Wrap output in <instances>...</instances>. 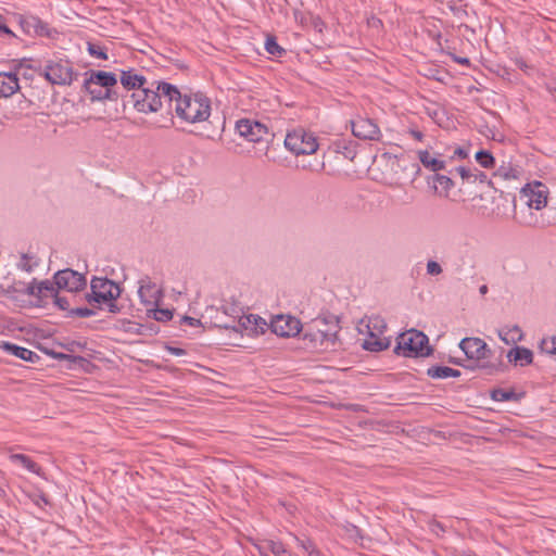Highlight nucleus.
I'll list each match as a JSON object with an SVG mask.
<instances>
[{
    "label": "nucleus",
    "instance_id": "nucleus-1",
    "mask_svg": "<svg viewBox=\"0 0 556 556\" xmlns=\"http://www.w3.org/2000/svg\"><path fill=\"white\" fill-rule=\"evenodd\" d=\"M175 94H178L175 85L163 80H149L139 91L123 93L122 105L124 110L131 108L138 113H156L162 109L163 100L172 106Z\"/></svg>",
    "mask_w": 556,
    "mask_h": 556
},
{
    "label": "nucleus",
    "instance_id": "nucleus-2",
    "mask_svg": "<svg viewBox=\"0 0 556 556\" xmlns=\"http://www.w3.org/2000/svg\"><path fill=\"white\" fill-rule=\"evenodd\" d=\"M547 187L540 182L534 181L533 184H527L520 189L519 200L523 201L526 206L528 207L527 212L523 210L518 211L516 204V197L513 194V203H514V214L513 218L516 223L525 227H533V228H545L548 226V223L545 222L542 216H538L532 213L530 210L534 208L536 211L542 210L547 204Z\"/></svg>",
    "mask_w": 556,
    "mask_h": 556
},
{
    "label": "nucleus",
    "instance_id": "nucleus-3",
    "mask_svg": "<svg viewBox=\"0 0 556 556\" xmlns=\"http://www.w3.org/2000/svg\"><path fill=\"white\" fill-rule=\"evenodd\" d=\"M340 329V320L337 316H318L302 326L303 339L308 341L313 349L327 350L337 344Z\"/></svg>",
    "mask_w": 556,
    "mask_h": 556
},
{
    "label": "nucleus",
    "instance_id": "nucleus-4",
    "mask_svg": "<svg viewBox=\"0 0 556 556\" xmlns=\"http://www.w3.org/2000/svg\"><path fill=\"white\" fill-rule=\"evenodd\" d=\"M174 112L178 118L189 124L207 121L211 115V99L203 92L178 94L173 97Z\"/></svg>",
    "mask_w": 556,
    "mask_h": 556
},
{
    "label": "nucleus",
    "instance_id": "nucleus-5",
    "mask_svg": "<svg viewBox=\"0 0 556 556\" xmlns=\"http://www.w3.org/2000/svg\"><path fill=\"white\" fill-rule=\"evenodd\" d=\"M90 290L86 294V300L91 306L97 309H106L112 314L121 312L117 299L121 296L122 289L118 283L106 277H93Z\"/></svg>",
    "mask_w": 556,
    "mask_h": 556
},
{
    "label": "nucleus",
    "instance_id": "nucleus-6",
    "mask_svg": "<svg viewBox=\"0 0 556 556\" xmlns=\"http://www.w3.org/2000/svg\"><path fill=\"white\" fill-rule=\"evenodd\" d=\"M459 348L468 359L481 362L477 367L483 369L486 375L504 372L507 368L501 357L496 362L488 361L493 351L480 338H464L459 342Z\"/></svg>",
    "mask_w": 556,
    "mask_h": 556
},
{
    "label": "nucleus",
    "instance_id": "nucleus-7",
    "mask_svg": "<svg viewBox=\"0 0 556 556\" xmlns=\"http://www.w3.org/2000/svg\"><path fill=\"white\" fill-rule=\"evenodd\" d=\"M394 353L404 357H427L433 353V349L422 331L412 328L396 338Z\"/></svg>",
    "mask_w": 556,
    "mask_h": 556
},
{
    "label": "nucleus",
    "instance_id": "nucleus-8",
    "mask_svg": "<svg viewBox=\"0 0 556 556\" xmlns=\"http://www.w3.org/2000/svg\"><path fill=\"white\" fill-rule=\"evenodd\" d=\"M35 70L52 85L70 86L79 76L68 59L58 55L47 60L43 66Z\"/></svg>",
    "mask_w": 556,
    "mask_h": 556
},
{
    "label": "nucleus",
    "instance_id": "nucleus-9",
    "mask_svg": "<svg viewBox=\"0 0 556 556\" xmlns=\"http://www.w3.org/2000/svg\"><path fill=\"white\" fill-rule=\"evenodd\" d=\"M13 18L28 37L54 38L58 34L55 28L51 27L49 23L31 13H14Z\"/></svg>",
    "mask_w": 556,
    "mask_h": 556
},
{
    "label": "nucleus",
    "instance_id": "nucleus-10",
    "mask_svg": "<svg viewBox=\"0 0 556 556\" xmlns=\"http://www.w3.org/2000/svg\"><path fill=\"white\" fill-rule=\"evenodd\" d=\"M285 147L295 155L313 154L318 149L317 138L304 128L289 131L285 138Z\"/></svg>",
    "mask_w": 556,
    "mask_h": 556
},
{
    "label": "nucleus",
    "instance_id": "nucleus-11",
    "mask_svg": "<svg viewBox=\"0 0 556 556\" xmlns=\"http://www.w3.org/2000/svg\"><path fill=\"white\" fill-rule=\"evenodd\" d=\"M53 279L59 290H66L68 292H79L87 286L86 276L72 268L58 270Z\"/></svg>",
    "mask_w": 556,
    "mask_h": 556
},
{
    "label": "nucleus",
    "instance_id": "nucleus-12",
    "mask_svg": "<svg viewBox=\"0 0 556 556\" xmlns=\"http://www.w3.org/2000/svg\"><path fill=\"white\" fill-rule=\"evenodd\" d=\"M236 130L251 142L268 141V128L258 121L241 118L236 123Z\"/></svg>",
    "mask_w": 556,
    "mask_h": 556
},
{
    "label": "nucleus",
    "instance_id": "nucleus-13",
    "mask_svg": "<svg viewBox=\"0 0 556 556\" xmlns=\"http://www.w3.org/2000/svg\"><path fill=\"white\" fill-rule=\"evenodd\" d=\"M269 328L278 337L290 338L298 336L302 331V324L293 316L277 315L271 319Z\"/></svg>",
    "mask_w": 556,
    "mask_h": 556
},
{
    "label": "nucleus",
    "instance_id": "nucleus-14",
    "mask_svg": "<svg viewBox=\"0 0 556 556\" xmlns=\"http://www.w3.org/2000/svg\"><path fill=\"white\" fill-rule=\"evenodd\" d=\"M352 134L362 140L379 141L381 131L379 126L370 118L358 117L351 121Z\"/></svg>",
    "mask_w": 556,
    "mask_h": 556
},
{
    "label": "nucleus",
    "instance_id": "nucleus-15",
    "mask_svg": "<svg viewBox=\"0 0 556 556\" xmlns=\"http://www.w3.org/2000/svg\"><path fill=\"white\" fill-rule=\"evenodd\" d=\"M220 327L236 331L243 329L249 333L263 334L269 328V325L260 316L249 315L240 317L238 321L233 320L232 324L220 325Z\"/></svg>",
    "mask_w": 556,
    "mask_h": 556
},
{
    "label": "nucleus",
    "instance_id": "nucleus-16",
    "mask_svg": "<svg viewBox=\"0 0 556 556\" xmlns=\"http://www.w3.org/2000/svg\"><path fill=\"white\" fill-rule=\"evenodd\" d=\"M149 79L137 68L129 67L119 72V83L125 93L137 92L144 87Z\"/></svg>",
    "mask_w": 556,
    "mask_h": 556
},
{
    "label": "nucleus",
    "instance_id": "nucleus-17",
    "mask_svg": "<svg viewBox=\"0 0 556 556\" xmlns=\"http://www.w3.org/2000/svg\"><path fill=\"white\" fill-rule=\"evenodd\" d=\"M85 75H88V77L85 79L89 81L90 86L98 85L104 89L118 90V78L115 73L91 70Z\"/></svg>",
    "mask_w": 556,
    "mask_h": 556
},
{
    "label": "nucleus",
    "instance_id": "nucleus-18",
    "mask_svg": "<svg viewBox=\"0 0 556 556\" xmlns=\"http://www.w3.org/2000/svg\"><path fill=\"white\" fill-rule=\"evenodd\" d=\"M83 89L90 96V100L94 101H113L122 100V94L118 90L104 89L98 85L90 86L88 80H84Z\"/></svg>",
    "mask_w": 556,
    "mask_h": 556
},
{
    "label": "nucleus",
    "instance_id": "nucleus-19",
    "mask_svg": "<svg viewBox=\"0 0 556 556\" xmlns=\"http://www.w3.org/2000/svg\"><path fill=\"white\" fill-rule=\"evenodd\" d=\"M22 66L20 63L14 72H0V97H11L20 89L17 74Z\"/></svg>",
    "mask_w": 556,
    "mask_h": 556
},
{
    "label": "nucleus",
    "instance_id": "nucleus-20",
    "mask_svg": "<svg viewBox=\"0 0 556 556\" xmlns=\"http://www.w3.org/2000/svg\"><path fill=\"white\" fill-rule=\"evenodd\" d=\"M0 348L2 351L7 352L8 354L14 355L23 361H26V362H29L33 364L38 363L40 359V356L37 353H35L26 348L20 346L15 343L2 341L0 343Z\"/></svg>",
    "mask_w": 556,
    "mask_h": 556
},
{
    "label": "nucleus",
    "instance_id": "nucleus-21",
    "mask_svg": "<svg viewBox=\"0 0 556 556\" xmlns=\"http://www.w3.org/2000/svg\"><path fill=\"white\" fill-rule=\"evenodd\" d=\"M522 175V168L517 165H513L511 163L503 162L502 165L497 167L494 172L493 177L496 180L509 181V180H519Z\"/></svg>",
    "mask_w": 556,
    "mask_h": 556
},
{
    "label": "nucleus",
    "instance_id": "nucleus-22",
    "mask_svg": "<svg viewBox=\"0 0 556 556\" xmlns=\"http://www.w3.org/2000/svg\"><path fill=\"white\" fill-rule=\"evenodd\" d=\"M507 358L509 363L523 367L533 362V353L528 348L516 345L508 351Z\"/></svg>",
    "mask_w": 556,
    "mask_h": 556
},
{
    "label": "nucleus",
    "instance_id": "nucleus-23",
    "mask_svg": "<svg viewBox=\"0 0 556 556\" xmlns=\"http://www.w3.org/2000/svg\"><path fill=\"white\" fill-rule=\"evenodd\" d=\"M260 553L264 556H267V553L270 552L275 556H293V554L286 548L282 542L268 540L265 541L260 547Z\"/></svg>",
    "mask_w": 556,
    "mask_h": 556
},
{
    "label": "nucleus",
    "instance_id": "nucleus-24",
    "mask_svg": "<svg viewBox=\"0 0 556 556\" xmlns=\"http://www.w3.org/2000/svg\"><path fill=\"white\" fill-rule=\"evenodd\" d=\"M427 375L433 379L458 378L460 371L447 366H431L427 369Z\"/></svg>",
    "mask_w": 556,
    "mask_h": 556
},
{
    "label": "nucleus",
    "instance_id": "nucleus-25",
    "mask_svg": "<svg viewBox=\"0 0 556 556\" xmlns=\"http://www.w3.org/2000/svg\"><path fill=\"white\" fill-rule=\"evenodd\" d=\"M334 151L345 159L353 161L357 154L356 143L345 139H338L333 142Z\"/></svg>",
    "mask_w": 556,
    "mask_h": 556
},
{
    "label": "nucleus",
    "instance_id": "nucleus-26",
    "mask_svg": "<svg viewBox=\"0 0 556 556\" xmlns=\"http://www.w3.org/2000/svg\"><path fill=\"white\" fill-rule=\"evenodd\" d=\"M418 157L420 163L428 169L438 173L441 169H444L445 162L442 160H439L437 157H433L427 150L419 151Z\"/></svg>",
    "mask_w": 556,
    "mask_h": 556
},
{
    "label": "nucleus",
    "instance_id": "nucleus-27",
    "mask_svg": "<svg viewBox=\"0 0 556 556\" xmlns=\"http://www.w3.org/2000/svg\"><path fill=\"white\" fill-rule=\"evenodd\" d=\"M390 341L388 339H380L376 337L372 332L369 333V337L364 340L362 346L366 351L370 352H380L384 351L389 348Z\"/></svg>",
    "mask_w": 556,
    "mask_h": 556
},
{
    "label": "nucleus",
    "instance_id": "nucleus-28",
    "mask_svg": "<svg viewBox=\"0 0 556 556\" xmlns=\"http://www.w3.org/2000/svg\"><path fill=\"white\" fill-rule=\"evenodd\" d=\"M523 396V393H516L513 389L505 390L496 388L491 391V399L496 402H518Z\"/></svg>",
    "mask_w": 556,
    "mask_h": 556
},
{
    "label": "nucleus",
    "instance_id": "nucleus-29",
    "mask_svg": "<svg viewBox=\"0 0 556 556\" xmlns=\"http://www.w3.org/2000/svg\"><path fill=\"white\" fill-rule=\"evenodd\" d=\"M10 460L15 464H20L25 469H27L29 472L33 473H40L41 467L34 462L29 456L25 454H11Z\"/></svg>",
    "mask_w": 556,
    "mask_h": 556
},
{
    "label": "nucleus",
    "instance_id": "nucleus-30",
    "mask_svg": "<svg viewBox=\"0 0 556 556\" xmlns=\"http://www.w3.org/2000/svg\"><path fill=\"white\" fill-rule=\"evenodd\" d=\"M498 337L502 341H504L506 344L517 343L522 340L523 333L519 326L515 325L511 328L507 330H500Z\"/></svg>",
    "mask_w": 556,
    "mask_h": 556
},
{
    "label": "nucleus",
    "instance_id": "nucleus-31",
    "mask_svg": "<svg viewBox=\"0 0 556 556\" xmlns=\"http://www.w3.org/2000/svg\"><path fill=\"white\" fill-rule=\"evenodd\" d=\"M40 350L45 354L51 356L52 358H55L58 361H66L70 364H81L83 362H86V358L80 355H71V354H65V353H61V352H55L48 348H40Z\"/></svg>",
    "mask_w": 556,
    "mask_h": 556
},
{
    "label": "nucleus",
    "instance_id": "nucleus-32",
    "mask_svg": "<svg viewBox=\"0 0 556 556\" xmlns=\"http://www.w3.org/2000/svg\"><path fill=\"white\" fill-rule=\"evenodd\" d=\"M433 180L435 184L439 185V187L434 185V189L435 191L439 192L440 195L446 197L448 191L454 187V181L448 176L445 175L435 173L433 176Z\"/></svg>",
    "mask_w": 556,
    "mask_h": 556
},
{
    "label": "nucleus",
    "instance_id": "nucleus-33",
    "mask_svg": "<svg viewBox=\"0 0 556 556\" xmlns=\"http://www.w3.org/2000/svg\"><path fill=\"white\" fill-rule=\"evenodd\" d=\"M59 291L55 280L52 281L49 279H45L41 281H38L37 283V293H39V296H42V305L45 304L43 299L47 296L52 298L53 293H56Z\"/></svg>",
    "mask_w": 556,
    "mask_h": 556
},
{
    "label": "nucleus",
    "instance_id": "nucleus-34",
    "mask_svg": "<svg viewBox=\"0 0 556 556\" xmlns=\"http://www.w3.org/2000/svg\"><path fill=\"white\" fill-rule=\"evenodd\" d=\"M486 184L491 187L495 192L504 193V190L497 186L495 180L489 179L488 175L484 172L479 170L478 168H473L471 182Z\"/></svg>",
    "mask_w": 556,
    "mask_h": 556
},
{
    "label": "nucleus",
    "instance_id": "nucleus-35",
    "mask_svg": "<svg viewBox=\"0 0 556 556\" xmlns=\"http://www.w3.org/2000/svg\"><path fill=\"white\" fill-rule=\"evenodd\" d=\"M475 159L483 168H493L495 166V159L488 150H479L476 153Z\"/></svg>",
    "mask_w": 556,
    "mask_h": 556
},
{
    "label": "nucleus",
    "instance_id": "nucleus-36",
    "mask_svg": "<svg viewBox=\"0 0 556 556\" xmlns=\"http://www.w3.org/2000/svg\"><path fill=\"white\" fill-rule=\"evenodd\" d=\"M37 279L34 278L31 282H29L28 285L25 286L24 289H18V288H15V287H12L14 291L16 292H24L26 293L27 295L29 296H34L37 301V305L38 306H42V296H39V293H37Z\"/></svg>",
    "mask_w": 556,
    "mask_h": 556
},
{
    "label": "nucleus",
    "instance_id": "nucleus-37",
    "mask_svg": "<svg viewBox=\"0 0 556 556\" xmlns=\"http://www.w3.org/2000/svg\"><path fill=\"white\" fill-rule=\"evenodd\" d=\"M299 546H301L308 556H321L320 551L316 547L315 543L308 538H295Z\"/></svg>",
    "mask_w": 556,
    "mask_h": 556
},
{
    "label": "nucleus",
    "instance_id": "nucleus-38",
    "mask_svg": "<svg viewBox=\"0 0 556 556\" xmlns=\"http://www.w3.org/2000/svg\"><path fill=\"white\" fill-rule=\"evenodd\" d=\"M265 49L269 54L277 56H281L285 53V49L278 45L276 37L274 36H268L266 38Z\"/></svg>",
    "mask_w": 556,
    "mask_h": 556
},
{
    "label": "nucleus",
    "instance_id": "nucleus-39",
    "mask_svg": "<svg viewBox=\"0 0 556 556\" xmlns=\"http://www.w3.org/2000/svg\"><path fill=\"white\" fill-rule=\"evenodd\" d=\"M97 313V308L92 307H76L68 311V314H66L67 317H80V318H87L94 316Z\"/></svg>",
    "mask_w": 556,
    "mask_h": 556
},
{
    "label": "nucleus",
    "instance_id": "nucleus-40",
    "mask_svg": "<svg viewBox=\"0 0 556 556\" xmlns=\"http://www.w3.org/2000/svg\"><path fill=\"white\" fill-rule=\"evenodd\" d=\"M88 52L93 58H98L101 60H108V54H106L105 48L98 43L88 42Z\"/></svg>",
    "mask_w": 556,
    "mask_h": 556
},
{
    "label": "nucleus",
    "instance_id": "nucleus-41",
    "mask_svg": "<svg viewBox=\"0 0 556 556\" xmlns=\"http://www.w3.org/2000/svg\"><path fill=\"white\" fill-rule=\"evenodd\" d=\"M0 38L12 39L16 38L14 31L9 27L4 15L0 14Z\"/></svg>",
    "mask_w": 556,
    "mask_h": 556
},
{
    "label": "nucleus",
    "instance_id": "nucleus-42",
    "mask_svg": "<svg viewBox=\"0 0 556 556\" xmlns=\"http://www.w3.org/2000/svg\"><path fill=\"white\" fill-rule=\"evenodd\" d=\"M153 318L157 321H168L173 318V311L168 308H157L153 311Z\"/></svg>",
    "mask_w": 556,
    "mask_h": 556
},
{
    "label": "nucleus",
    "instance_id": "nucleus-43",
    "mask_svg": "<svg viewBox=\"0 0 556 556\" xmlns=\"http://www.w3.org/2000/svg\"><path fill=\"white\" fill-rule=\"evenodd\" d=\"M53 302L58 306L59 309L65 311L68 313L72 308H70V302L67 298L59 295V291L56 293H53Z\"/></svg>",
    "mask_w": 556,
    "mask_h": 556
},
{
    "label": "nucleus",
    "instance_id": "nucleus-44",
    "mask_svg": "<svg viewBox=\"0 0 556 556\" xmlns=\"http://www.w3.org/2000/svg\"><path fill=\"white\" fill-rule=\"evenodd\" d=\"M443 269H442V266L435 262V261H428L427 263V274L430 275V276H438L440 274H442Z\"/></svg>",
    "mask_w": 556,
    "mask_h": 556
},
{
    "label": "nucleus",
    "instance_id": "nucleus-45",
    "mask_svg": "<svg viewBox=\"0 0 556 556\" xmlns=\"http://www.w3.org/2000/svg\"><path fill=\"white\" fill-rule=\"evenodd\" d=\"M472 170L473 169H471L469 167H464V166L456 167V172L459 174L463 181H466V182H471Z\"/></svg>",
    "mask_w": 556,
    "mask_h": 556
},
{
    "label": "nucleus",
    "instance_id": "nucleus-46",
    "mask_svg": "<svg viewBox=\"0 0 556 556\" xmlns=\"http://www.w3.org/2000/svg\"><path fill=\"white\" fill-rule=\"evenodd\" d=\"M29 255L24 253L22 254V260L21 262L18 263V268L26 271V273H31L33 269H34V266L29 264Z\"/></svg>",
    "mask_w": 556,
    "mask_h": 556
},
{
    "label": "nucleus",
    "instance_id": "nucleus-47",
    "mask_svg": "<svg viewBox=\"0 0 556 556\" xmlns=\"http://www.w3.org/2000/svg\"><path fill=\"white\" fill-rule=\"evenodd\" d=\"M367 25L370 28H377V29H379L383 26L382 21L375 15H370L369 17H367Z\"/></svg>",
    "mask_w": 556,
    "mask_h": 556
},
{
    "label": "nucleus",
    "instance_id": "nucleus-48",
    "mask_svg": "<svg viewBox=\"0 0 556 556\" xmlns=\"http://www.w3.org/2000/svg\"><path fill=\"white\" fill-rule=\"evenodd\" d=\"M184 324H187L190 327H198L201 325V320L186 315L180 318V325Z\"/></svg>",
    "mask_w": 556,
    "mask_h": 556
},
{
    "label": "nucleus",
    "instance_id": "nucleus-49",
    "mask_svg": "<svg viewBox=\"0 0 556 556\" xmlns=\"http://www.w3.org/2000/svg\"><path fill=\"white\" fill-rule=\"evenodd\" d=\"M467 156H468L467 150L462 147L456 148L453 152V157L466 159Z\"/></svg>",
    "mask_w": 556,
    "mask_h": 556
},
{
    "label": "nucleus",
    "instance_id": "nucleus-50",
    "mask_svg": "<svg viewBox=\"0 0 556 556\" xmlns=\"http://www.w3.org/2000/svg\"><path fill=\"white\" fill-rule=\"evenodd\" d=\"M166 350L172 354V355H175V356H182L186 354V351L184 349H180V348H175V346H166Z\"/></svg>",
    "mask_w": 556,
    "mask_h": 556
},
{
    "label": "nucleus",
    "instance_id": "nucleus-51",
    "mask_svg": "<svg viewBox=\"0 0 556 556\" xmlns=\"http://www.w3.org/2000/svg\"><path fill=\"white\" fill-rule=\"evenodd\" d=\"M408 132H409V135H410L414 139H416V140H418V141H422V140H424V137H425V136H424V134H422L420 130H418V129H413V128H412V129H409V130H408Z\"/></svg>",
    "mask_w": 556,
    "mask_h": 556
},
{
    "label": "nucleus",
    "instance_id": "nucleus-52",
    "mask_svg": "<svg viewBox=\"0 0 556 556\" xmlns=\"http://www.w3.org/2000/svg\"><path fill=\"white\" fill-rule=\"evenodd\" d=\"M453 60L458 63V64H462V65H469L470 64V61L468 58H463V56H454Z\"/></svg>",
    "mask_w": 556,
    "mask_h": 556
},
{
    "label": "nucleus",
    "instance_id": "nucleus-53",
    "mask_svg": "<svg viewBox=\"0 0 556 556\" xmlns=\"http://www.w3.org/2000/svg\"><path fill=\"white\" fill-rule=\"evenodd\" d=\"M546 88L549 91V93L556 97V80L548 83L546 85Z\"/></svg>",
    "mask_w": 556,
    "mask_h": 556
},
{
    "label": "nucleus",
    "instance_id": "nucleus-54",
    "mask_svg": "<svg viewBox=\"0 0 556 556\" xmlns=\"http://www.w3.org/2000/svg\"><path fill=\"white\" fill-rule=\"evenodd\" d=\"M431 527H432V531H434V532H437V530H440L442 532L444 531L443 526L438 521L432 522Z\"/></svg>",
    "mask_w": 556,
    "mask_h": 556
},
{
    "label": "nucleus",
    "instance_id": "nucleus-55",
    "mask_svg": "<svg viewBox=\"0 0 556 556\" xmlns=\"http://www.w3.org/2000/svg\"><path fill=\"white\" fill-rule=\"evenodd\" d=\"M75 342H72V343H68V344H61L65 350L70 351V352H73Z\"/></svg>",
    "mask_w": 556,
    "mask_h": 556
},
{
    "label": "nucleus",
    "instance_id": "nucleus-56",
    "mask_svg": "<svg viewBox=\"0 0 556 556\" xmlns=\"http://www.w3.org/2000/svg\"><path fill=\"white\" fill-rule=\"evenodd\" d=\"M479 292L484 295L486 294L488 292V286L486 285H482L480 288H479Z\"/></svg>",
    "mask_w": 556,
    "mask_h": 556
},
{
    "label": "nucleus",
    "instance_id": "nucleus-57",
    "mask_svg": "<svg viewBox=\"0 0 556 556\" xmlns=\"http://www.w3.org/2000/svg\"><path fill=\"white\" fill-rule=\"evenodd\" d=\"M25 286H26V285H25L24 282L20 281V282L14 283V286H13V287L18 288V289H24V288H25Z\"/></svg>",
    "mask_w": 556,
    "mask_h": 556
},
{
    "label": "nucleus",
    "instance_id": "nucleus-58",
    "mask_svg": "<svg viewBox=\"0 0 556 556\" xmlns=\"http://www.w3.org/2000/svg\"><path fill=\"white\" fill-rule=\"evenodd\" d=\"M138 293H139V295H140V298H141V299H143V298H144V287H143V286H141V287L139 288Z\"/></svg>",
    "mask_w": 556,
    "mask_h": 556
},
{
    "label": "nucleus",
    "instance_id": "nucleus-59",
    "mask_svg": "<svg viewBox=\"0 0 556 556\" xmlns=\"http://www.w3.org/2000/svg\"><path fill=\"white\" fill-rule=\"evenodd\" d=\"M519 64V68L523 70L527 67L526 63L525 62H520L518 63Z\"/></svg>",
    "mask_w": 556,
    "mask_h": 556
},
{
    "label": "nucleus",
    "instance_id": "nucleus-60",
    "mask_svg": "<svg viewBox=\"0 0 556 556\" xmlns=\"http://www.w3.org/2000/svg\"><path fill=\"white\" fill-rule=\"evenodd\" d=\"M462 556H477L475 553H464Z\"/></svg>",
    "mask_w": 556,
    "mask_h": 556
},
{
    "label": "nucleus",
    "instance_id": "nucleus-61",
    "mask_svg": "<svg viewBox=\"0 0 556 556\" xmlns=\"http://www.w3.org/2000/svg\"><path fill=\"white\" fill-rule=\"evenodd\" d=\"M453 363L456 364V365H462V363L457 362V361H453Z\"/></svg>",
    "mask_w": 556,
    "mask_h": 556
},
{
    "label": "nucleus",
    "instance_id": "nucleus-62",
    "mask_svg": "<svg viewBox=\"0 0 556 556\" xmlns=\"http://www.w3.org/2000/svg\"><path fill=\"white\" fill-rule=\"evenodd\" d=\"M169 122H170V125H173V124H174V119H173V117H170V118H169Z\"/></svg>",
    "mask_w": 556,
    "mask_h": 556
}]
</instances>
